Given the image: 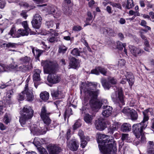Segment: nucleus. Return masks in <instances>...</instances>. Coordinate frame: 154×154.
Masks as SVG:
<instances>
[{
	"mask_svg": "<svg viewBox=\"0 0 154 154\" xmlns=\"http://www.w3.org/2000/svg\"><path fill=\"white\" fill-rule=\"evenodd\" d=\"M97 141L100 150L103 154H116V143L113 137L110 139L108 135L100 134Z\"/></svg>",
	"mask_w": 154,
	"mask_h": 154,
	"instance_id": "obj_1",
	"label": "nucleus"
},
{
	"mask_svg": "<svg viewBox=\"0 0 154 154\" xmlns=\"http://www.w3.org/2000/svg\"><path fill=\"white\" fill-rule=\"evenodd\" d=\"M86 94H88L87 96L90 98L89 104L92 110L94 111L97 112L102 107L103 103L100 100L98 99L100 94V91L96 90L95 91L93 90H88Z\"/></svg>",
	"mask_w": 154,
	"mask_h": 154,
	"instance_id": "obj_2",
	"label": "nucleus"
},
{
	"mask_svg": "<svg viewBox=\"0 0 154 154\" xmlns=\"http://www.w3.org/2000/svg\"><path fill=\"white\" fill-rule=\"evenodd\" d=\"M51 113L47 111L45 106H42L41 108L40 116L41 119L45 125L46 129L48 131L54 129L59 124L56 121H53L52 123L50 117Z\"/></svg>",
	"mask_w": 154,
	"mask_h": 154,
	"instance_id": "obj_3",
	"label": "nucleus"
},
{
	"mask_svg": "<svg viewBox=\"0 0 154 154\" xmlns=\"http://www.w3.org/2000/svg\"><path fill=\"white\" fill-rule=\"evenodd\" d=\"M148 123L142 120L139 123L134 124L132 127V130L136 138L138 139L142 135H144L143 131L148 126Z\"/></svg>",
	"mask_w": 154,
	"mask_h": 154,
	"instance_id": "obj_4",
	"label": "nucleus"
},
{
	"mask_svg": "<svg viewBox=\"0 0 154 154\" xmlns=\"http://www.w3.org/2000/svg\"><path fill=\"white\" fill-rule=\"evenodd\" d=\"M41 64L43 67L45 73L49 74L56 72L57 65L53 62L47 60H42Z\"/></svg>",
	"mask_w": 154,
	"mask_h": 154,
	"instance_id": "obj_5",
	"label": "nucleus"
},
{
	"mask_svg": "<svg viewBox=\"0 0 154 154\" xmlns=\"http://www.w3.org/2000/svg\"><path fill=\"white\" fill-rule=\"evenodd\" d=\"M61 79L60 77L58 75L56 72L49 74L48 76L47 80L50 84L49 85L51 87L53 84L59 83Z\"/></svg>",
	"mask_w": 154,
	"mask_h": 154,
	"instance_id": "obj_6",
	"label": "nucleus"
},
{
	"mask_svg": "<svg viewBox=\"0 0 154 154\" xmlns=\"http://www.w3.org/2000/svg\"><path fill=\"white\" fill-rule=\"evenodd\" d=\"M42 18L38 14H35L33 16L31 21L32 27L36 29H39L41 26Z\"/></svg>",
	"mask_w": 154,
	"mask_h": 154,
	"instance_id": "obj_7",
	"label": "nucleus"
},
{
	"mask_svg": "<svg viewBox=\"0 0 154 154\" xmlns=\"http://www.w3.org/2000/svg\"><path fill=\"white\" fill-rule=\"evenodd\" d=\"M34 111L30 106L25 105L22 110L20 111L21 115L31 118L33 115Z\"/></svg>",
	"mask_w": 154,
	"mask_h": 154,
	"instance_id": "obj_8",
	"label": "nucleus"
},
{
	"mask_svg": "<svg viewBox=\"0 0 154 154\" xmlns=\"http://www.w3.org/2000/svg\"><path fill=\"white\" fill-rule=\"evenodd\" d=\"M49 154H58L61 150V148L56 144L51 143L47 146Z\"/></svg>",
	"mask_w": 154,
	"mask_h": 154,
	"instance_id": "obj_9",
	"label": "nucleus"
},
{
	"mask_svg": "<svg viewBox=\"0 0 154 154\" xmlns=\"http://www.w3.org/2000/svg\"><path fill=\"white\" fill-rule=\"evenodd\" d=\"M123 91L122 88L118 89V94L116 97V102L119 103L120 106L125 105V98Z\"/></svg>",
	"mask_w": 154,
	"mask_h": 154,
	"instance_id": "obj_10",
	"label": "nucleus"
},
{
	"mask_svg": "<svg viewBox=\"0 0 154 154\" xmlns=\"http://www.w3.org/2000/svg\"><path fill=\"white\" fill-rule=\"evenodd\" d=\"M103 33L106 36L114 37L116 33L113 29L109 27H105L102 28Z\"/></svg>",
	"mask_w": 154,
	"mask_h": 154,
	"instance_id": "obj_11",
	"label": "nucleus"
},
{
	"mask_svg": "<svg viewBox=\"0 0 154 154\" xmlns=\"http://www.w3.org/2000/svg\"><path fill=\"white\" fill-rule=\"evenodd\" d=\"M51 94L53 99H59L63 98L64 97L62 92L58 89L51 90Z\"/></svg>",
	"mask_w": 154,
	"mask_h": 154,
	"instance_id": "obj_12",
	"label": "nucleus"
},
{
	"mask_svg": "<svg viewBox=\"0 0 154 154\" xmlns=\"http://www.w3.org/2000/svg\"><path fill=\"white\" fill-rule=\"evenodd\" d=\"M129 48L131 53L136 57L138 55L141 56L144 52L143 50L137 48L134 46H131L129 47Z\"/></svg>",
	"mask_w": 154,
	"mask_h": 154,
	"instance_id": "obj_13",
	"label": "nucleus"
},
{
	"mask_svg": "<svg viewBox=\"0 0 154 154\" xmlns=\"http://www.w3.org/2000/svg\"><path fill=\"white\" fill-rule=\"evenodd\" d=\"M24 89H26V100L28 101H32L34 98L33 91L32 89H29L28 88V84H26Z\"/></svg>",
	"mask_w": 154,
	"mask_h": 154,
	"instance_id": "obj_14",
	"label": "nucleus"
},
{
	"mask_svg": "<svg viewBox=\"0 0 154 154\" xmlns=\"http://www.w3.org/2000/svg\"><path fill=\"white\" fill-rule=\"evenodd\" d=\"M95 126L96 129L100 131H102L106 127V124L102 120L98 119L95 121Z\"/></svg>",
	"mask_w": 154,
	"mask_h": 154,
	"instance_id": "obj_15",
	"label": "nucleus"
},
{
	"mask_svg": "<svg viewBox=\"0 0 154 154\" xmlns=\"http://www.w3.org/2000/svg\"><path fill=\"white\" fill-rule=\"evenodd\" d=\"M69 66L70 68L76 69L79 65V60L72 57L69 58Z\"/></svg>",
	"mask_w": 154,
	"mask_h": 154,
	"instance_id": "obj_16",
	"label": "nucleus"
},
{
	"mask_svg": "<svg viewBox=\"0 0 154 154\" xmlns=\"http://www.w3.org/2000/svg\"><path fill=\"white\" fill-rule=\"evenodd\" d=\"M103 110L102 114L103 116L105 117H109L112 114V108L111 106H103Z\"/></svg>",
	"mask_w": 154,
	"mask_h": 154,
	"instance_id": "obj_17",
	"label": "nucleus"
},
{
	"mask_svg": "<svg viewBox=\"0 0 154 154\" xmlns=\"http://www.w3.org/2000/svg\"><path fill=\"white\" fill-rule=\"evenodd\" d=\"M94 84V82H83L82 83V85L80 87V89L81 91V92H82V91L84 93L86 97L88 96V94H86L85 91H86V89L92 88H87L86 87L88 88L90 86H92L93 87V84Z\"/></svg>",
	"mask_w": 154,
	"mask_h": 154,
	"instance_id": "obj_18",
	"label": "nucleus"
},
{
	"mask_svg": "<svg viewBox=\"0 0 154 154\" xmlns=\"http://www.w3.org/2000/svg\"><path fill=\"white\" fill-rule=\"evenodd\" d=\"M125 76L129 85L131 88L134 82V78L132 73L131 72H127Z\"/></svg>",
	"mask_w": 154,
	"mask_h": 154,
	"instance_id": "obj_19",
	"label": "nucleus"
},
{
	"mask_svg": "<svg viewBox=\"0 0 154 154\" xmlns=\"http://www.w3.org/2000/svg\"><path fill=\"white\" fill-rule=\"evenodd\" d=\"M68 145L70 150L73 151H76L79 147L78 143H77L76 140L75 139L71 140Z\"/></svg>",
	"mask_w": 154,
	"mask_h": 154,
	"instance_id": "obj_20",
	"label": "nucleus"
},
{
	"mask_svg": "<svg viewBox=\"0 0 154 154\" xmlns=\"http://www.w3.org/2000/svg\"><path fill=\"white\" fill-rule=\"evenodd\" d=\"M119 122L115 123L112 126H110L108 128V132L111 134H113L114 131H117L119 128L120 127L121 124Z\"/></svg>",
	"mask_w": 154,
	"mask_h": 154,
	"instance_id": "obj_21",
	"label": "nucleus"
},
{
	"mask_svg": "<svg viewBox=\"0 0 154 154\" xmlns=\"http://www.w3.org/2000/svg\"><path fill=\"white\" fill-rule=\"evenodd\" d=\"M34 73L33 75V80L34 82H38L41 80L40 73L41 72V70L36 69L34 71Z\"/></svg>",
	"mask_w": 154,
	"mask_h": 154,
	"instance_id": "obj_22",
	"label": "nucleus"
},
{
	"mask_svg": "<svg viewBox=\"0 0 154 154\" xmlns=\"http://www.w3.org/2000/svg\"><path fill=\"white\" fill-rule=\"evenodd\" d=\"M30 60L31 58L30 57L25 56L20 57L19 59V61L20 63L21 64L29 65Z\"/></svg>",
	"mask_w": 154,
	"mask_h": 154,
	"instance_id": "obj_23",
	"label": "nucleus"
},
{
	"mask_svg": "<svg viewBox=\"0 0 154 154\" xmlns=\"http://www.w3.org/2000/svg\"><path fill=\"white\" fill-rule=\"evenodd\" d=\"M131 126L130 124L127 123H124L121 126V131L124 132H127L130 131Z\"/></svg>",
	"mask_w": 154,
	"mask_h": 154,
	"instance_id": "obj_24",
	"label": "nucleus"
},
{
	"mask_svg": "<svg viewBox=\"0 0 154 154\" xmlns=\"http://www.w3.org/2000/svg\"><path fill=\"white\" fill-rule=\"evenodd\" d=\"M147 152L148 154H154V142L149 141L148 142Z\"/></svg>",
	"mask_w": 154,
	"mask_h": 154,
	"instance_id": "obj_25",
	"label": "nucleus"
},
{
	"mask_svg": "<svg viewBox=\"0 0 154 154\" xmlns=\"http://www.w3.org/2000/svg\"><path fill=\"white\" fill-rule=\"evenodd\" d=\"M122 6L127 9H130L133 8L134 6L133 0H127L126 3L124 2L122 4Z\"/></svg>",
	"mask_w": 154,
	"mask_h": 154,
	"instance_id": "obj_26",
	"label": "nucleus"
},
{
	"mask_svg": "<svg viewBox=\"0 0 154 154\" xmlns=\"http://www.w3.org/2000/svg\"><path fill=\"white\" fill-rule=\"evenodd\" d=\"M30 32L25 29H20L18 30V34L16 37L19 38L21 36H28Z\"/></svg>",
	"mask_w": 154,
	"mask_h": 154,
	"instance_id": "obj_27",
	"label": "nucleus"
},
{
	"mask_svg": "<svg viewBox=\"0 0 154 154\" xmlns=\"http://www.w3.org/2000/svg\"><path fill=\"white\" fill-rule=\"evenodd\" d=\"M93 119V116L88 113H86L84 117V119L85 122L90 125L92 124Z\"/></svg>",
	"mask_w": 154,
	"mask_h": 154,
	"instance_id": "obj_28",
	"label": "nucleus"
},
{
	"mask_svg": "<svg viewBox=\"0 0 154 154\" xmlns=\"http://www.w3.org/2000/svg\"><path fill=\"white\" fill-rule=\"evenodd\" d=\"M22 65L18 67L17 68V71L25 73L29 70V65Z\"/></svg>",
	"mask_w": 154,
	"mask_h": 154,
	"instance_id": "obj_29",
	"label": "nucleus"
},
{
	"mask_svg": "<svg viewBox=\"0 0 154 154\" xmlns=\"http://www.w3.org/2000/svg\"><path fill=\"white\" fill-rule=\"evenodd\" d=\"M128 116H130L131 119L132 121H135L138 118V115L137 112L133 109L131 110Z\"/></svg>",
	"mask_w": 154,
	"mask_h": 154,
	"instance_id": "obj_30",
	"label": "nucleus"
},
{
	"mask_svg": "<svg viewBox=\"0 0 154 154\" xmlns=\"http://www.w3.org/2000/svg\"><path fill=\"white\" fill-rule=\"evenodd\" d=\"M12 120L11 115L9 113H6L3 118V122L6 125L9 123Z\"/></svg>",
	"mask_w": 154,
	"mask_h": 154,
	"instance_id": "obj_31",
	"label": "nucleus"
},
{
	"mask_svg": "<svg viewBox=\"0 0 154 154\" xmlns=\"http://www.w3.org/2000/svg\"><path fill=\"white\" fill-rule=\"evenodd\" d=\"M101 83L105 89L109 90L112 86L111 85L109 81L105 79L102 80Z\"/></svg>",
	"mask_w": 154,
	"mask_h": 154,
	"instance_id": "obj_32",
	"label": "nucleus"
},
{
	"mask_svg": "<svg viewBox=\"0 0 154 154\" xmlns=\"http://www.w3.org/2000/svg\"><path fill=\"white\" fill-rule=\"evenodd\" d=\"M151 109L150 108L145 110L142 112L143 115V121H145L149 123L148 120L149 119V116L148 113L149 112V110Z\"/></svg>",
	"mask_w": 154,
	"mask_h": 154,
	"instance_id": "obj_33",
	"label": "nucleus"
},
{
	"mask_svg": "<svg viewBox=\"0 0 154 154\" xmlns=\"http://www.w3.org/2000/svg\"><path fill=\"white\" fill-rule=\"evenodd\" d=\"M9 35L14 38H17V34H18V30L17 31L16 27L14 25H13L8 33Z\"/></svg>",
	"mask_w": 154,
	"mask_h": 154,
	"instance_id": "obj_34",
	"label": "nucleus"
},
{
	"mask_svg": "<svg viewBox=\"0 0 154 154\" xmlns=\"http://www.w3.org/2000/svg\"><path fill=\"white\" fill-rule=\"evenodd\" d=\"M49 97V94L47 91L42 92L40 94V97L44 101H46L48 100Z\"/></svg>",
	"mask_w": 154,
	"mask_h": 154,
	"instance_id": "obj_35",
	"label": "nucleus"
},
{
	"mask_svg": "<svg viewBox=\"0 0 154 154\" xmlns=\"http://www.w3.org/2000/svg\"><path fill=\"white\" fill-rule=\"evenodd\" d=\"M141 136L140 139H138V140L134 142V143L136 145H137L140 144H143L146 143V138L144 135H142Z\"/></svg>",
	"mask_w": 154,
	"mask_h": 154,
	"instance_id": "obj_36",
	"label": "nucleus"
},
{
	"mask_svg": "<svg viewBox=\"0 0 154 154\" xmlns=\"http://www.w3.org/2000/svg\"><path fill=\"white\" fill-rule=\"evenodd\" d=\"M35 51L36 54L34 56L36 60L40 61L39 57L44 51L43 50L38 49L37 48H35Z\"/></svg>",
	"mask_w": 154,
	"mask_h": 154,
	"instance_id": "obj_37",
	"label": "nucleus"
},
{
	"mask_svg": "<svg viewBox=\"0 0 154 154\" xmlns=\"http://www.w3.org/2000/svg\"><path fill=\"white\" fill-rule=\"evenodd\" d=\"M68 48L63 45H61L59 47L58 53L59 54H63L67 51Z\"/></svg>",
	"mask_w": 154,
	"mask_h": 154,
	"instance_id": "obj_38",
	"label": "nucleus"
},
{
	"mask_svg": "<svg viewBox=\"0 0 154 154\" xmlns=\"http://www.w3.org/2000/svg\"><path fill=\"white\" fill-rule=\"evenodd\" d=\"M22 25L23 26L24 29L30 32V35L34 34L35 32L31 31V29H29L26 21H23L22 23Z\"/></svg>",
	"mask_w": 154,
	"mask_h": 154,
	"instance_id": "obj_39",
	"label": "nucleus"
},
{
	"mask_svg": "<svg viewBox=\"0 0 154 154\" xmlns=\"http://www.w3.org/2000/svg\"><path fill=\"white\" fill-rule=\"evenodd\" d=\"M81 53H82V52L79 51L78 49L77 48H73L71 52V54L75 57L80 56Z\"/></svg>",
	"mask_w": 154,
	"mask_h": 154,
	"instance_id": "obj_40",
	"label": "nucleus"
},
{
	"mask_svg": "<svg viewBox=\"0 0 154 154\" xmlns=\"http://www.w3.org/2000/svg\"><path fill=\"white\" fill-rule=\"evenodd\" d=\"M97 69L98 70L99 72V74L100 73L103 75H106L107 70V69H105L104 67L101 66H98Z\"/></svg>",
	"mask_w": 154,
	"mask_h": 154,
	"instance_id": "obj_41",
	"label": "nucleus"
},
{
	"mask_svg": "<svg viewBox=\"0 0 154 154\" xmlns=\"http://www.w3.org/2000/svg\"><path fill=\"white\" fill-rule=\"evenodd\" d=\"M82 124L81 123V120H76L74 124L72 126L73 129L74 130H76L78 128H80L82 125Z\"/></svg>",
	"mask_w": 154,
	"mask_h": 154,
	"instance_id": "obj_42",
	"label": "nucleus"
},
{
	"mask_svg": "<svg viewBox=\"0 0 154 154\" xmlns=\"http://www.w3.org/2000/svg\"><path fill=\"white\" fill-rule=\"evenodd\" d=\"M117 48L120 51H122L123 48L126 47V43H122L119 41L117 42Z\"/></svg>",
	"mask_w": 154,
	"mask_h": 154,
	"instance_id": "obj_43",
	"label": "nucleus"
},
{
	"mask_svg": "<svg viewBox=\"0 0 154 154\" xmlns=\"http://www.w3.org/2000/svg\"><path fill=\"white\" fill-rule=\"evenodd\" d=\"M26 89H24V91H22L21 93L18 94L17 97L18 101H23L24 99L25 92H26Z\"/></svg>",
	"mask_w": 154,
	"mask_h": 154,
	"instance_id": "obj_44",
	"label": "nucleus"
},
{
	"mask_svg": "<svg viewBox=\"0 0 154 154\" xmlns=\"http://www.w3.org/2000/svg\"><path fill=\"white\" fill-rule=\"evenodd\" d=\"M30 119L31 118H28L27 117L21 115V117L19 121L21 124L24 125L26 123V121Z\"/></svg>",
	"mask_w": 154,
	"mask_h": 154,
	"instance_id": "obj_45",
	"label": "nucleus"
},
{
	"mask_svg": "<svg viewBox=\"0 0 154 154\" xmlns=\"http://www.w3.org/2000/svg\"><path fill=\"white\" fill-rule=\"evenodd\" d=\"M98 86L99 88H100V84L98 83L97 82H94V84H93V88H90L88 89H86V91H85V93H86V91L88 90H93L94 91H95L96 90H98L100 91V89H97V87Z\"/></svg>",
	"mask_w": 154,
	"mask_h": 154,
	"instance_id": "obj_46",
	"label": "nucleus"
},
{
	"mask_svg": "<svg viewBox=\"0 0 154 154\" xmlns=\"http://www.w3.org/2000/svg\"><path fill=\"white\" fill-rule=\"evenodd\" d=\"M55 24V23L53 21H47L45 23L46 25L48 28L53 27H54Z\"/></svg>",
	"mask_w": 154,
	"mask_h": 154,
	"instance_id": "obj_47",
	"label": "nucleus"
},
{
	"mask_svg": "<svg viewBox=\"0 0 154 154\" xmlns=\"http://www.w3.org/2000/svg\"><path fill=\"white\" fill-rule=\"evenodd\" d=\"M108 81L111 85H116L117 82L116 79L114 77H110L108 78Z\"/></svg>",
	"mask_w": 154,
	"mask_h": 154,
	"instance_id": "obj_48",
	"label": "nucleus"
},
{
	"mask_svg": "<svg viewBox=\"0 0 154 154\" xmlns=\"http://www.w3.org/2000/svg\"><path fill=\"white\" fill-rule=\"evenodd\" d=\"M72 112V111L71 109H66L63 115V116L65 119H66L67 116L68 118L69 117L70 115L69 114L70 112Z\"/></svg>",
	"mask_w": 154,
	"mask_h": 154,
	"instance_id": "obj_49",
	"label": "nucleus"
},
{
	"mask_svg": "<svg viewBox=\"0 0 154 154\" xmlns=\"http://www.w3.org/2000/svg\"><path fill=\"white\" fill-rule=\"evenodd\" d=\"M48 41L51 43H54L55 42H57L58 39L57 37L52 36L49 38Z\"/></svg>",
	"mask_w": 154,
	"mask_h": 154,
	"instance_id": "obj_50",
	"label": "nucleus"
},
{
	"mask_svg": "<svg viewBox=\"0 0 154 154\" xmlns=\"http://www.w3.org/2000/svg\"><path fill=\"white\" fill-rule=\"evenodd\" d=\"M82 29L81 26L79 25H75L72 27V30L75 32H78Z\"/></svg>",
	"mask_w": 154,
	"mask_h": 154,
	"instance_id": "obj_51",
	"label": "nucleus"
},
{
	"mask_svg": "<svg viewBox=\"0 0 154 154\" xmlns=\"http://www.w3.org/2000/svg\"><path fill=\"white\" fill-rule=\"evenodd\" d=\"M38 149L40 154H48L46 149L43 147H39Z\"/></svg>",
	"mask_w": 154,
	"mask_h": 154,
	"instance_id": "obj_52",
	"label": "nucleus"
},
{
	"mask_svg": "<svg viewBox=\"0 0 154 154\" xmlns=\"http://www.w3.org/2000/svg\"><path fill=\"white\" fill-rule=\"evenodd\" d=\"M131 109L129 108L125 107L122 110V112L124 114H125L127 116H128L129 114V112L131 111Z\"/></svg>",
	"mask_w": 154,
	"mask_h": 154,
	"instance_id": "obj_53",
	"label": "nucleus"
},
{
	"mask_svg": "<svg viewBox=\"0 0 154 154\" xmlns=\"http://www.w3.org/2000/svg\"><path fill=\"white\" fill-rule=\"evenodd\" d=\"M97 66L94 69H92L91 70V73L92 74H95L97 75H99V72L98 70L97 69Z\"/></svg>",
	"mask_w": 154,
	"mask_h": 154,
	"instance_id": "obj_54",
	"label": "nucleus"
},
{
	"mask_svg": "<svg viewBox=\"0 0 154 154\" xmlns=\"http://www.w3.org/2000/svg\"><path fill=\"white\" fill-rule=\"evenodd\" d=\"M6 4L5 0H0V9H2L4 8Z\"/></svg>",
	"mask_w": 154,
	"mask_h": 154,
	"instance_id": "obj_55",
	"label": "nucleus"
},
{
	"mask_svg": "<svg viewBox=\"0 0 154 154\" xmlns=\"http://www.w3.org/2000/svg\"><path fill=\"white\" fill-rule=\"evenodd\" d=\"M84 132L82 131H79L78 134L80 137L81 140H85V136L84 135Z\"/></svg>",
	"mask_w": 154,
	"mask_h": 154,
	"instance_id": "obj_56",
	"label": "nucleus"
},
{
	"mask_svg": "<svg viewBox=\"0 0 154 154\" xmlns=\"http://www.w3.org/2000/svg\"><path fill=\"white\" fill-rule=\"evenodd\" d=\"M111 5L113 7L117 8L120 9H122L121 5L120 4L112 2L111 3Z\"/></svg>",
	"mask_w": 154,
	"mask_h": 154,
	"instance_id": "obj_57",
	"label": "nucleus"
},
{
	"mask_svg": "<svg viewBox=\"0 0 154 154\" xmlns=\"http://www.w3.org/2000/svg\"><path fill=\"white\" fill-rule=\"evenodd\" d=\"M14 92L13 91V89L8 91L7 92V96L8 97L9 99H10L11 98V95L13 94Z\"/></svg>",
	"mask_w": 154,
	"mask_h": 154,
	"instance_id": "obj_58",
	"label": "nucleus"
},
{
	"mask_svg": "<svg viewBox=\"0 0 154 154\" xmlns=\"http://www.w3.org/2000/svg\"><path fill=\"white\" fill-rule=\"evenodd\" d=\"M50 30L51 31V36L54 35V36H55V37H56L58 36L59 33L55 31L53 29H50Z\"/></svg>",
	"mask_w": 154,
	"mask_h": 154,
	"instance_id": "obj_59",
	"label": "nucleus"
},
{
	"mask_svg": "<svg viewBox=\"0 0 154 154\" xmlns=\"http://www.w3.org/2000/svg\"><path fill=\"white\" fill-rule=\"evenodd\" d=\"M5 104L2 101H0V112L3 113V107L4 106Z\"/></svg>",
	"mask_w": 154,
	"mask_h": 154,
	"instance_id": "obj_60",
	"label": "nucleus"
},
{
	"mask_svg": "<svg viewBox=\"0 0 154 154\" xmlns=\"http://www.w3.org/2000/svg\"><path fill=\"white\" fill-rule=\"evenodd\" d=\"M7 47L15 48L16 47V44L11 42L8 43L7 44Z\"/></svg>",
	"mask_w": 154,
	"mask_h": 154,
	"instance_id": "obj_61",
	"label": "nucleus"
},
{
	"mask_svg": "<svg viewBox=\"0 0 154 154\" xmlns=\"http://www.w3.org/2000/svg\"><path fill=\"white\" fill-rule=\"evenodd\" d=\"M18 67V66L15 64H12L10 65L8 68H10L11 69H15L17 71V68Z\"/></svg>",
	"mask_w": 154,
	"mask_h": 154,
	"instance_id": "obj_62",
	"label": "nucleus"
},
{
	"mask_svg": "<svg viewBox=\"0 0 154 154\" xmlns=\"http://www.w3.org/2000/svg\"><path fill=\"white\" fill-rule=\"evenodd\" d=\"M70 129H68L66 132V138L67 141H68L70 139L71 137L70 136Z\"/></svg>",
	"mask_w": 154,
	"mask_h": 154,
	"instance_id": "obj_63",
	"label": "nucleus"
},
{
	"mask_svg": "<svg viewBox=\"0 0 154 154\" xmlns=\"http://www.w3.org/2000/svg\"><path fill=\"white\" fill-rule=\"evenodd\" d=\"M81 146L82 148H84L86 146L87 142L85 140H81Z\"/></svg>",
	"mask_w": 154,
	"mask_h": 154,
	"instance_id": "obj_64",
	"label": "nucleus"
}]
</instances>
